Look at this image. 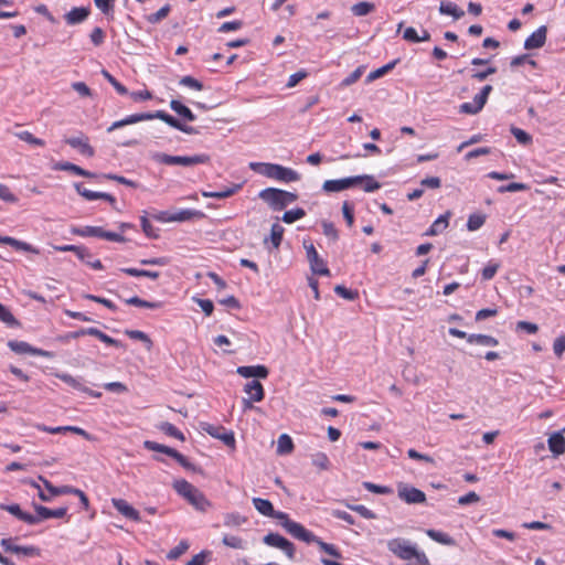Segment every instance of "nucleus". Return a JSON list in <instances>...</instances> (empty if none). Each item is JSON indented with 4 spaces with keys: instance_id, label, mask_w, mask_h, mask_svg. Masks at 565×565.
I'll return each instance as SVG.
<instances>
[{
    "instance_id": "10",
    "label": "nucleus",
    "mask_w": 565,
    "mask_h": 565,
    "mask_svg": "<svg viewBox=\"0 0 565 565\" xmlns=\"http://www.w3.org/2000/svg\"><path fill=\"white\" fill-rule=\"evenodd\" d=\"M307 259L310 264V269L315 275L331 276L330 269L327 267L326 262L319 256L316 247L312 244L305 243Z\"/></svg>"
},
{
    "instance_id": "21",
    "label": "nucleus",
    "mask_w": 565,
    "mask_h": 565,
    "mask_svg": "<svg viewBox=\"0 0 565 565\" xmlns=\"http://www.w3.org/2000/svg\"><path fill=\"white\" fill-rule=\"evenodd\" d=\"M53 170H55V171H68V172H72V173H74L76 175H81V177L88 178V179L98 178L97 173L90 172L88 170H85V169L81 168L79 166L74 164L72 162H68V161H58V162H56L53 166Z\"/></svg>"
},
{
    "instance_id": "38",
    "label": "nucleus",
    "mask_w": 565,
    "mask_h": 565,
    "mask_svg": "<svg viewBox=\"0 0 565 565\" xmlns=\"http://www.w3.org/2000/svg\"><path fill=\"white\" fill-rule=\"evenodd\" d=\"M157 427L159 430H161L163 434L170 437L177 438L181 441L185 440L184 434L169 422H162Z\"/></svg>"
},
{
    "instance_id": "54",
    "label": "nucleus",
    "mask_w": 565,
    "mask_h": 565,
    "mask_svg": "<svg viewBox=\"0 0 565 565\" xmlns=\"http://www.w3.org/2000/svg\"><path fill=\"white\" fill-rule=\"evenodd\" d=\"M189 548V543L185 540H182L177 546L171 548L168 554L167 558L169 561H175L178 559L182 554H184Z\"/></svg>"
},
{
    "instance_id": "52",
    "label": "nucleus",
    "mask_w": 565,
    "mask_h": 565,
    "mask_svg": "<svg viewBox=\"0 0 565 565\" xmlns=\"http://www.w3.org/2000/svg\"><path fill=\"white\" fill-rule=\"evenodd\" d=\"M171 11L170 4H166L160 8L157 12L147 15V21L151 24H157L161 20L166 19Z\"/></svg>"
},
{
    "instance_id": "1",
    "label": "nucleus",
    "mask_w": 565,
    "mask_h": 565,
    "mask_svg": "<svg viewBox=\"0 0 565 565\" xmlns=\"http://www.w3.org/2000/svg\"><path fill=\"white\" fill-rule=\"evenodd\" d=\"M249 168L267 178L275 179L285 183L300 180V174L291 168L277 163L252 162Z\"/></svg>"
},
{
    "instance_id": "30",
    "label": "nucleus",
    "mask_w": 565,
    "mask_h": 565,
    "mask_svg": "<svg viewBox=\"0 0 565 565\" xmlns=\"http://www.w3.org/2000/svg\"><path fill=\"white\" fill-rule=\"evenodd\" d=\"M43 430L47 431L50 434H61V433L72 431V433H74L76 435H79V436L84 437L87 440H90V435L86 430H84L83 428L77 427V426H60V427H46V426H44Z\"/></svg>"
},
{
    "instance_id": "61",
    "label": "nucleus",
    "mask_w": 565,
    "mask_h": 565,
    "mask_svg": "<svg viewBox=\"0 0 565 565\" xmlns=\"http://www.w3.org/2000/svg\"><path fill=\"white\" fill-rule=\"evenodd\" d=\"M312 465L318 467L321 470H328L330 466V460L324 452H317L311 457Z\"/></svg>"
},
{
    "instance_id": "18",
    "label": "nucleus",
    "mask_w": 565,
    "mask_h": 565,
    "mask_svg": "<svg viewBox=\"0 0 565 565\" xmlns=\"http://www.w3.org/2000/svg\"><path fill=\"white\" fill-rule=\"evenodd\" d=\"M33 508L36 512V515H34V518H39V523L42 520H46V519H51V518L62 519L67 514L66 507H61L57 509H50L47 507H44V505H41L38 503H33Z\"/></svg>"
},
{
    "instance_id": "59",
    "label": "nucleus",
    "mask_w": 565,
    "mask_h": 565,
    "mask_svg": "<svg viewBox=\"0 0 565 565\" xmlns=\"http://www.w3.org/2000/svg\"><path fill=\"white\" fill-rule=\"evenodd\" d=\"M140 223H141L142 232L146 234L147 237H149V238H158L159 237L158 230L151 225L147 215L140 216Z\"/></svg>"
},
{
    "instance_id": "32",
    "label": "nucleus",
    "mask_w": 565,
    "mask_h": 565,
    "mask_svg": "<svg viewBox=\"0 0 565 565\" xmlns=\"http://www.w3.org/2000/svg\"><path fill=\"white\" fill-rule=\"evenodd\" d=\"M426 534L433 541H435V542H437L439 544H443V545L455 546L457 544L456 540L454 537H451L447 533L438 531V530L428 529V530H426Z\"/></svg>"
},
{
    "instance_id": "48",
    "label": "nucleus",
    "mask_w": 565,
    "mask_h": 565,
    "mask_svg": "<svg viewBox=\"0 0 565 565\" xmlns=\"http://www.w3.org/2000/svg\"><path fill=\"white\" fill-rule=\"evenodd\" d=\"M57 377L65 384H67L68 386L73 387L74 390H77V391H81V392H84L86 390V386L84 385V383L82 382L81 379H77V377H74L72 376L71 374H67V373H63V374H60L57 375Z\"/></svg>"
},
{
    "instance_id": "35",
    "label": "nucleus",
    "mask_w": 565,
    "mask_h": 565,
    "mask_svg": "<svg viewBox=\"0 0 565 565\" xmlns=\"http://www.w3.org/2000/svg\"><path fill=\"white\" fill-rule=\"evenodd\" d=\"M399 62V58H396L374 71H372L371 73H369V75L366 76L365 78V83L369 84L377 78H381L383 77L384 75H386L388 72H391L395 66L396 64Z\"/></svg>"
},
{
    "instance_id": "29",
    "label": "nucleus",
    "mask_w": 565,
    "mask_h": 565,
    "mask_svg": "<svg viewBox=\"0 0 565 565\" xmlns=\"http://www.w3.org/2000/svg\"><path fill=\"white\" fill-rule=\"evenodd\" d=\"M170 108L186 121L192 122L196 119V116L193 114V111L180 100L172 99L170 102Z\"/></svg>"
},
{
    "instance_id": "42",
    "label": "nucleus",
    "mask_w": 565,
    "mask_h": 565,
    "mask_svg": "<svg viewBox=\"0 0 565 565\" xmlns=\"http://www.w3.org/2000/svg\"><path fill=\"white\" fill-rule=\"evenodd\" d=\"M306 216V211L302 207H296L289 211H286L281 217H277V220H281L286 224H292L294 222L301 220Z\"/></svg>"
},
{
    "instance_id": "20",
    "label": "nucleus",
    "mask_w": 565,
    "mask_h": 565,
    "mask_svg": "<svg viewBox=\"0 0 565 565\" xmlns=\"http://www.w3.org/2000/svg\"><path fill=\"white\" fill-rule=\"evenodd\" d=\"M254 508L263 515L279 520L278 515H285L286 512L276 511L273 503L263 498H253Z\"/></svg>"
},
{
    "instance_id": "46",
    "label": "nucleus",
    "mask_w": 565,
    "mask_h": 565,
    "mask_svg": "<svg viewBox=\"0 0 565 565\" xmlns=\"http://www.w3.org/2000/svg\"><path fill=\"white\" fill-rule=\"evenodd\" d=\"M510 132L513 135V137L516 139V141L522 145V146H529L532 143V136L526 132L525 130L519 128V127H515V126H511L510 127Z\"/></svg>"
},
{
    "instance_id": "27",
    "label": "nucleus",
    "mask_w": 565,
    "mask_h": 565,
    "mask_svg": "<svg viewBox=\"0 0 565 565\" xmlns=\"http://www.w3.org/2000/svg\"><path fill=\"white\" fill-rule=\"evenodd\" d=\"M438 10L440 14L451 15L454 20H459L465 15V11L461 8L448 0L440 1Z\"/></svg>"
},
{
    "instance_id": "15",
    "label": "nucleus",
    "mask_w": 565,
    "mask_h": 565,
    "mask_svg": "<svg viewBox=\"0 0 565 565\" xmlns=\"http://www.w3.org/2000/svg\"><path fill=\"white\" fill-rule=\"evenodd\" d=\"M64 142L72 148L77 149L79 153L88 158H92L95 154L94 148L88 143V138L82 132L78 137H70L64 139Z\"/></svg>"
},
{
    "instance_id": "51",
    "label": "nucleus",
    "mask_w": 565,
    "mask_h": 565,
    "mask_svg": "<svg viewBox=\"0 0 565 565\" xmlns=\"http://www.w3.org/2000/svg\"><path fill=\"white\" fill-rule=\"evenodd\" d=\"M98 178H103L106 180H113L120 184H124V185H127L130 188H135V189L139 186V184L137 182H135L130 179H127L122 175L115 174V173H102V174H98Z\"/></svg>"
},
{
    "instance_id": "63",
    "label": "nucleus",
    "mask_w": 565,
    "mask_h": 565,
    "mask_svg": "<svg viewBox=\"0 0 565 565\" xmlns=\"http://www.w3.org/2000/svg\"><path fill=\"white\" fill-rule=\"evenodd\" d=\"M342 214L349 227L354 224V205L348 201L342 204Z\"/></svg>"
},
{
    "instance_id": "12",
    "label": "nucleus",
    "mask_w": 565,
    "mask_h": 565,
    "mask_svg": "<svg viewBox=\"0 0 565 565\" xmlns=\"http://www.w3.org/2000/svg\"><path fill=\"white\" fill-rule=\"evenodd\" d=\"M151 119H160V120L164 121L167 125H169L170 127H172L177 130H180L184 134H188V135L199 134V130L196 128L189 126L186 124H183L181 120H179L178 118L173 117L172 115L168 114L164 110H156V111L151 113Z\"/></svg>"
},
{
    "instance_id": "57",
    "label": "nucleus",
    "mask_w": 565,
    "mask_h": 565,
    "mask_svg": "<svg viewBox=\"0 0 565 565\" xmlns=\"http://www.w3.org/2000/svg\"><path fill=\"white\" fill-rule=\"evenodd\" d=\"M76 192L87 201L98 200L99 192L90 191L84 186L82 182L74 183Z\"/></svg>"
},
{
    "instance_id": "36",
    "label": "nucleus",
    "mask_w": 565,
    "mask_h": 565,
    "mask_svg": "<svg viewBox=\"0 0 565 565\" xmlns=\"http://www.w3.org/2000/svg\"><path fill=\"white\" fill-rule=\"evenodd\" d=\"M242 188L241 184H234L232 188H226L221 191H202V195L204 198H213V199H226L232 195H234L239 189Z\"/></svg>"
},
{
    "instance_id": "39",
    "label": "nucleus",
    "mask_w": 565,
    "mask_h": 565,
    "mask_svg": "<svg viewBox=\"0 0 565 565\" xmlns=\"http://www.w3.org/2000/svg\"><path fill=\"white\" fill-rule=\"evenodd\" d=\"M120 271L126 274V275L132 276V277H148V278H151L153 280L158 279L159 276H160L159 271H152V270H146V269H137V268H134V267L120 268Z\"/></svg>"
},
{
    "instance_id": "60",
    "label": "nucleus",
    "mask_w": 565,
    "mask_h": 565,
    "mask_svg": "<svg viewBox=\"0 0 565 565\" xmlns=\"http://www.w3.org/2000/svg\"><path fill=\"white\" fill-rule=\"evenodd\" d=\"M15 136L30 145L43 147L45 145V141L43 139L34 137L30 131H20L17 132Z\"/></svg>"
},
{
    "instance_id": "44",
    "label": "nucleus",
    "mask_w": 565,
    "mask_h": 565,
    "mask_svg": "<svg viewBox=\"0 0 565 565\" xmlns=\"http://www.w3.org/2000/svg\"><path fill=\"white\" fill-rule=\"evenodd\" d=\"M316 540L317 541H312V543L317 544L321 551L329 554L330 556H333L334 558H342V554L335 545L322 541L317 535H316Z\"/></svg>"
},
{
    "instance_id": "40",
    "label": "nucleus",
    "mask_w": 565,
    "mask_h": 565,
    "mask_svg": "<svg viewBox=\"0 0 565 565\" xmlns=\"http://www.w3.org/2000/svg\"><path fill=\"white\" fill-rule=\"evenodd\" d=\"M294 450V441L287 434H281L277 441V454L288 455Z\"/></svg>"
},
{
    "instance_id": "13",
    "label": "nucleus",
    "mask_w": 565,
    "mask_h": 565,
    "mask_svg": "<svg viewBox=\"0 0 565 565\" xmlns=\"http://www.w3.org/2000/svg\"><path fill=\"white\" fill-rule=\"evenodd\" d=\"M397 494L401 500L408 504H419L426 502V494L422 490L406 483L398 484Z\"/></svg>"
},
{
    "instance_id": "43",
    "label": "nucleus",
    "mask_w": 565,
    "mask_h": 565,
    "mask_svg": "<svg viewBox=\"0 0 565 565\" xmlns=\"http://www.w3.org/2000/svg\"><path fill=\"white\" fill-rule=\"evenodd\" d=\"M99 226H72L71 233L82 237H99Z\"/></svg>"
},
{
    "instance_id": "56",
    "label": "nucleus",
    "mask_w": 565,
    "mask_h": 565,
    "mask_svg": "<svg viewBox=\"0 0 565 565\" xmlns=\"http://www.w3.org/2000/svg\"><path fill=\"white\" fill-rule=\"evenodd\" d=\"M334 292L339 297L347 299V300H351V301L355 300L359 297V292L356 290L347 288L343 285H337L334 287Z\"/></svg>"
},
{
    "instance_id": "50",
    "label": "nucleus",
    "mask_w": 565,
    "mask_h": 565,
    "mask_svg": "<svg viewBox=\"0 0 565 565\" xmlns=\"http://www.w3.org/2000/svg\"><path fill=\"white\" fill-rule=\"evenodd\" d=\"M125 334L130 339L139 340L146 344L147 350H151L153 342L147 333L140 330H126Z\"/></svg>"
},
{
    "instance_id": "16",
    "label": "nucleus",
    "mask_w": 565,
    "mask_h": 565,
    "mask_svg": "<svg viewBox=\"0 0 565 565\" xmlns=\"http://www.w3.org/2000/svg\"><path fill=\"white\" fill-rule=\"evenodd\" d=\"M547 36V26L541 25L524 41V49L527 51L541 49L544 46Z\"/></svg>"
},
{
    "instance_id": "23",
    "label": "nucleus",
    "mask_w": 565,
    "mask_h": 565,
    "mask_svg": "<svg viewBox=\"0 0 565 565\" xmlns=\"http://www.w3.org/2000/svg\"><path fill=\"white\" fill-rule=\"evenodd\" d=\"M113 504L115 509L121 513L125 518L132 520V521H140V513L137 511L132 505H130L126 500L124 499H113Z\"/></svg>"
},
{
    "instance_id": "49",
    "label": "nucleus",
    "mask_w": 565,
    "mask_h": 565,
    "mask_svg": "<svg viewBox=\"0 0 565 565\" xmlns=\"http://www.w3.org/2000/svg\"><path fill=\"white\" fill-rule=\"evenodd\" d=\"M486 214L482 213H473L470 214L467 222V228L470 232H475L479 230L486 222Z\"/></svg>"
},
{
    "instance_id": "19",
    "label": "nucleus",
    "mask_w": 565,
    "mask_h": 565,
    "mask_svg": "<svg viewBox=\"0 0 565 565\" xmlns=\"http://www.w3.org/2000/svg\"><path fill=\"white\" fill-rule=\"evenodd\" d=\"M237 374L245 379L253 377L254 380L257 379H267L269 374V370L265 365H246V366H238L236 370Z\"/></svg>"
},
{
    "instance_id": "31",
    "label": "nucleus",
    "mask_w": 565,
    "mask_h": 565,
    "mask_svg": "<svg viewBox=\"0 0 565 565\" xmlns=\"http://www.w3.org/2000/svg\"><path fill=\"white\" fill-rule=\"evenodd\" d=\"M449 217H450V212H446L445 214L438 216L435 220V222L430 225V227L427 230L425 235L435 236V235L440 234L448 226Z\"/></svg>"
},
{
    "instance_id": "25",
    "label": "nucleus",
    "mask_w": 565,
    "mask_h": 565,
    "mask_svg": "<svg viewBox=\"0 0 565 565\" xmlns=\"http://www.w3.org/2000/svg\"><path fill=\"white\" fill-rule=\"evenodd\" d=\"M0 244H6V245H9L11 247H13L14 249L17 250H23V252H28V253H33V254H40V250L34 247L33 245L26 243V242H23V241H19L14 237H11V236H2L0 235Z\"/></svg>"
},
{
    "instance_id": "14",
    "label": "nucleus",
    "mask_w": 565,
    "mask_h": 565,
    "mask_svg": "<svg viewBox=\"0 0 565 565\" xmlns=\"http://www.w3.org/2000/svg\"><path fill=\"white\" fill-rule=\"evenodd\" d=\"M356 185H359V178L353 175L343 179L326 180L322 184V190L328 193H333L341 192Z\"/></svg>"
},
{
    "instance_id": "3",
    "label": "nucleus",
    "mask_w": 565,
    "mask_h": 565,
    "mask_svg": "<svg viewBox=\"0 0 565 565\" xmlns=\"http://www.w3.org/2000/svg\"><path fill=\"white\" fill-rule=\"evenodd\" d=\"M273 211H281L298 200V194L278 188H266L258 193Z\"/></svg>"
},
{
    "instance_id": "45",
    "label": "nucleus",
    "mask_w": 565,
    "mask_h": 565,
    "mask_svg": "<svg viewBox=\"0 0 565 565\" xmlns=\"http://www.w3.org/2000/svg\"><path fill=\"white\" fill-rule=\"evenodd\" d=\"M375 9L372 2L361 1L351 7V12L356 17H364Z\"/></svg>"
},
{
    "instance_id": "34",
    "label": "nucleus",
    "mask_w": 565,
    "mask_h": 565,
    "mask_svg": "<svg viewBox=\"0 0 565 565\" xmlns=\"http://www.w3.org/2000/svg\"><path fill=\"white\" fill-rule=\"evenodd\" d=\"M143 448L151 451H158L162 452L171 458L174 459V457L178 455V450L174 448H171L169 446L152 441V440H145L143 441Z\"/></svg>"
},
{
    "instance_id": "7",
    "label": "nucleus",
    "mask_w": 565,
    "mask_h": 565,
    "mask_svg": "<svg viewBox=\"0 0 565 565\" xmlns=\"http://www.w3.org/2000/svg\"><path fill=\"white\" fill-rule=\"evenodd\" d=\"M387 548L391 553L403 561L413 559L417 550L415 544H412L408 540L401 537L390 540L387 542Z\"/></svg>"
},
{
    "instance_id": "17",
    "label": "nucleus",
    "mask_w": 565,
    "mask_h": 565,
    "mask_svg": "<svg viewBox=\"0 0 565 565\" xmlns=\"http://www.w3.org/2000/svg\"><path fill=\"white\" fill-rule=\"evenodd\" d=\"M0 509L9 512L10 514L14 515L17 519L25 522L26 524L34 525L39 523V518H34L33 514L22 511L21 507L18 503H1Z\"/></svg>"
},
{
    "instance_id": "41",
    "label": "nucleus",
    "mask_w": 565,
    "mask_h": 565,
    "mask_svg": "<svg viewBox=\"0 0 565 565\" xmlns=\"http://www.w3.org/2000/svg\"><path fill=\"white\" fill-rule=\"evenodd\" d=\"M0 320L10 328H20L21 322L0 302Z\"/></svg>"
},
{
    "instance_id": "8",
    "label": "nucleus",
    "mask_w": 565,
    "mask_h": 565,
    "mask_svg": "<svg viewBox=\"0 0 565 565\" xmlns=\"http://www.w3.org/2000/svg\"><path fill=\"white\" fill-rule=\"evenodd\" d=\"M263 543L267 546L281 550L289 559H295L296 546L279 533L270 532L263 537Z\"/></svg>"
},
{
    "instance_id": "22",
    "label": "nucleus",
    "mask_w": 565,
    "mask_h": 565,
    "mask_svg": "<svg viewBox=\"0 0 565 565\" xmlns=\"http://www.w3.org/2000/svg\"><path fill=\"white\" fill-rule=\"evenodd\" d=\"M89 14V7H74L64 14V19L68 25H76L83 23Z\"/></svg>"
},
{
    "instance_id": "26",
    "label": "nucleus",
    "mask_w": 565,
    "mask_h": 565,
    "mask_svg": "<svg viewBox=\"0 0 565 565\" xmlns=\"http://www.w3.org/2000/svg\"><path fill=\"white\" fill-rule=\"evenodd\" d=\"M244 392L249 395L254 402H262L265 397V390L258 380H252L244 386Z\"/></svg>"
},
{
    "instance_id": "33",
    "label": "nucleus",
    "mask_w": 565,
    "mask_h": 565,
    "mask_svg": "<svg viewBox=\"0 0 565 565\" xmlns=\"http://www.w3.org/2000/svg\"><path fill=\"white\" fill-rule=\"evenodd\" d=\"M467 341L471 344L476 343L484 347H497L499 344L497 338L481 333L469 334V337H467Z\"/></svg>"
},
{
    "instance_id": "2",
    "label": "nucleus",
    "mask_w": 565,
    "mask_h": 565,
    "mask_svg": "<svg viewBox=\"0 0 565 565\" xmlns=\"http://www.w3.org/2000/svg\"><path fill=\"white\" fill-rule=\"evenodd\" d=\"M173 489L179 495L183 497L190 504L201 512H205L207 508L211 507V503L204 493L184 479L175 480L173 482Z\"/></svg>"
},
{
    "instance_id": "64",
    "label": "nucleus",
    "mask_w": 565,
    "mask_h": 565,
    "mask_svg": "<svg viewBox=\"0 0 565 565\" xmlns=\"http://www.w3.org/2000/svg\"><path fill=\"white\" fill-rule=\"evenodd\" d=\"M179 84L182 86L190 87L195 90H202L204 88V85L199 79L194 78L193 76L185 75L180 78Z\"/></svg>"
},
{
    "instance_id": "24",
    "label": "nucleus",
    "mask_w": 565,
    "mask_h": 565,
    "mask_svg": "<svg viewBox=\"0 0 565 565\" xmlns=\"http://www.w3.org/2000/svg\"><path fill=\"white\" fill-rule=\"evenodd\" d=\"M563 433V429L555 431L547 439L548 449L554 456H559L565 452V437Z\"/></svg>"
},
{
    "instance_id": "47",
    "label": "nucleus",
    "mask_w": 565,
    "mask_h": 565,
    "mask_svg": "<svg viewBox=\"0 0 565 565\" xmlns=\"http://www.w3.org/2000/svg\"><path fill=\"white\" fill-rule=\"evenodd\" d=\"M285 228L278 224L274 223L270 228V243L274 248H278L281 244L284 237Z\"/></svg>"
},
{
    "instance_id": "9",
    "label": "nucleus",
    "mask_w": 565,
    "mask_h": 565,
    "mask_svg": "<svg viewBox=\"0 0 565 565\" xmlns=\"http://www.w3.org/2000/svg\"><path fill=\"white\" fill-rule=\"evenodd\" d=\"M201 428L211 437L216 438L223 441L227 447L235 449L236 440L233 430H228L222 425H213L209 423H201Z\"/></svg>"
},
{
    "instance_id": "28",
    "label": "nucleus",
    "mask_w": 565,
    "mask_h": 565,
    "mask_svg": "<svg viewBox=\"0 0 565 565\" xmlns=\"http://www.w3.org/2000/svg\"><path fill=\"white\" fill-rule=\"evenodd\" d=\"M205 215L199 210L185 209L172 212V222H186L195 218H203Z\"/></svg>"
},
{
    "instance_id": "6",
    "label": "nucleus",
    "mask_w": 565,
    "mask_h": 565,
    "mask_svg": "<svg viewBox=\"0 0 565 565\" xmlns=\"http://www.w3.org/2000/svg\"><path fill=\"white\" fill-rule=\"evenodd\" d=\"M492 90L493 87L491 85H484L473 97V102H466L459 106V111L467 115H476L480 113L487 104L488 97Z\"/></svg>"
},
{
    "instance_id": "53",
    "label": "nucleus",
    "mask_w": 565,
    "mask_h": 565,
    "mask_svg": "<svg viewBox=\"0 0 565 565\" xmlns=\"http://www.w3.org/2000/svg\"><path fill=\"white\" fill-rule=\"evenodd\" d=\"M102 75L107 79V82L116 89L119 95H127L128 89L125 85L118 82L108 71L103 70Z\"/></svg>"
},
{
    "instance_id": "58",
    "label": "nucleus",
    "mask_w": 565,
    "mask_h": 565,
    "mask_svg": "<svg viewBox=\"0 0 565 565\" xmlns=\"http://www.w3.org/2000/svg\"><path fill=\"white\" fill-rule=\"evenodd\" d=\"M364 70H365V66H363V65L355 68L351 74H349L345 78L342 79L341 86L348 87V86L354 84L355 82H358L361 78V76L363 75Z\"/></svg>"
},
{
    "instance_id": "37",
    "label": "nucleus",
    "mask_w": 565,
    "mask_h": 565,
    "mask_svg": "<svg viewBox=\"0 0 565 565\" xmlns=\"http://www.w3.org/2000/svg\"><path fill=\"white\" fill-rule=\"evenodd\" d=\"M356 178H359V184H363V190L365 192H375L381 188V183L376 181L373 175L361 174L356 175Z\"/></svg>"
},
{
    "instance_id": "5",
    "label": "nucleus",
    "mask_w": 565,
    "mask_h": 565,
    "mask_svg": "<svg viewBox=\"0 0 565 565\" xmlns=\"http://www.w3.org/2000/svg\"><path fill=\"white\" fill-rule=\"evenodd\" d=\"M280 525L286 530L292 537L302 541L307 544L312 543L316 540V534L307 530L302 524L291 520L286 513L285 515H278Z\"/></svg>"
},
{
    "instance_id": "55",
    "label": "nucleus",
    "mask_w": 565,
    "mask_h": 565,
    "mask_svg": "<svg viewBox=\"0 0 565 565\" xmlns=\"http://www.w3.org/2000/svg\"><path fill=\"white\" fill-rule=\"evenodd\" d=\"M345 505L348 509L359 513L364 519H367V520L376 519V514L372 510L367 509L365 505L350 504V503H345Z\"/></svg>"
},
{
    "instance_id": "62",
    "label": "nucleus",
    "mask_w": 565,
    "mask_h": 565,
    "mask_svg": "<svg viewBox=\"0 0 565 565\" xmlns=\"http://www.w3.org/2000/svg\"><path fill=\"white\" fill-rule=\"evenodd\" d=\"M212 552L209 550H203L200 553L195 554L186 565H205L207 561L211 559Z\"/></svg>"
},
{
    "instance_id": "4",
    "label": "nucleus",
    "mask_w": 565,
    "mask_h": 565,
    "mask_svg": "<svg viewBox=\"0 0 565 565\" xmlns=\"http://www.w3.org/2000/svg\"><path fill=\"white\" fill-rule=\"evenodd\" d=\"M152 159L161 164L166 166H183L192 167L195 164L209 163L211 157L206 153H199L194 156H172L162 152H157L152 156Z\"/></svg>"
},
{
    "instance_id": "11",
    "label": "nucleus",
    "mask_w": 565,
    "mask_h": 565,
    "mask_svg": "<svg viewBox=\"0 0 565 565\" xmlns=\"http://www.w3.org/2000/svg\"><path fill=\"white\" fill-rule=\"evenodd\" d=\"M8 347L10 348L11 351H13L17 354L28 353L47 359H53L55 356L54 352L32 347L31 344L24 341L10 340L8 342Z\"/></svg>"
}]
</instances>
